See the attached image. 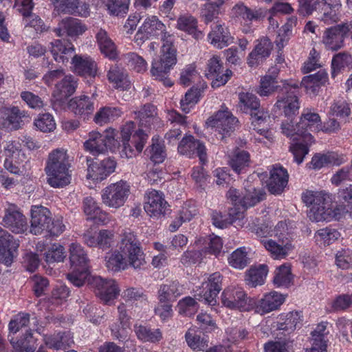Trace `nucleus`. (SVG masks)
<instances>
[{"instance_id":"obj_48","label":"nucleus","mask_w":352,"mask_h":352,"mask_svg":"<svg viewBox=\"0 0 352 352\" xmlns=\"http://www.w3.org/2000/svg\"><path fill=\"white\" fill-rule=\"evenodd\" d=\"M83 210L91 219H96L99 216V220H101L103 223H106L109 219L107 214L101 210L98 204L91 197L84 199Z\"/></svg>"},{"instance_id":"obj_10","label":"nucleus","mask_w":352,"mask_h":352,"mask_svg":"<svg viewBox=\"0 0 352 352\" xmlns=\"http://www.w3.org/2000/svg\"><path fill=\"white\" fill-rule=\"evenodd\" d=\"M130 193V186L120 181L111 184L101 191L102 204L112 208H119L124 206Z\"/></svg>"},{"instance_id":"obj_18","label":"nucleus","mask_w":352,"mask_h":352,"mask_svg":"<svg viewBox=\"0 0 352 352\" xmlns=\"http://www.w3.org/2000/svg\"><path fill=\"white\" fill-rule=\"evenodd\" d=\"M206 75L208 78L212 79V87L217 88L224 85L232 76V72L228 69L223 71L220 58L213 56L208 60Z\"/></svg>"},{"instance_id":"obj_28","label":"nucleus","mask_w":352,"mask_h":352,"mask_svg":"<svg viewBox=\"0 0 352 352\" xmlns=\"http://www.w3.org/2000/svg\"><path fill=\"white\" fill-rule=\"evenodd\" d=\"M288 178L286 169L278 165L274 166L267 184L269 191L274 195L280 194L287 184Z\"/></svg>"},{"instance_id":"obj_49","label":"nucleus","mask_w":352,"mask_h":352,"mask_svg":"<svg viewBox=\"0 0 352 352\" xmlns=\"http://www.w3.org/2000/svg\"><path fill=\"white\" fill-rule=\"evenodd\" d=\"M134 331L139 340L142 342H157L162 338V333L159 329H151L143 325H135Z\"/></svg>"},{"instance_id":"obj_13","label":"nucleus","mask_w":352,"mask_h":352,"mask_svg":"<svg viewBox=\"0 0 352 352\" xmlns=\"http://www.w3.org/2000/svg\"><path fill=\"white\" fill-rule=\"evenodd\" d=\"M90 284L94 288L96 295L106 305H111L120 294L117 283L113 279L93 276Z\"/></svg>"},{"instance_id":"obj_4","label":"nucleus","mask_w":352,"mask_h":352,"mask_svg":"<svg viewBox=\"0 0 352 352\" xmlns=\"http://www.w3.org/2000/svg\"><path fill=\"white\" fill-rule=\"evenodd\" d=\"M69 155L64 148L50 153L45 168L47 183L53 188H63L70 184L71 170Z\"/></svg>"},{"instance_id":"obj_22","label":"nucleus","mask_w":352,"mask_h":352,"mask_svg":"<svg viewBox=\"0 0 352 352\" xmlns=\"http://www.w3.org/2000/svg\"><path fill=\"white\" fill-rule=\"evenodd\" d=\"M30 232L41 234L49 228L51 217L50 210L43 206H34L31 210Z\"/></svg>"},{"instance_id":"obj_32","label":"nucleus","mask_w":352,"mask_h":352,"mask_svg":"<svg viewBox=\"0 0 352 352\" xmlns=\"http://www.w3.org/2000/svg\"><path fill=\"white\" fill-rule=\"evenodd\" d=\"M298 126L307 134L319 132L321 130L320 116L309 109H303L298 122Z\"/></svg>"},{"instance_id":"obj_9","label":"nucleus","mask_w":352,"mask_h":352,"mask_svg":"<svg viewBox=\"0 0 352 352\" xmlns=\"http://www.w3.org/2000/svg\"><path fill=\"white\" fill-rule=\"evenodd\" d=\"M238 122L237 118L232 112L225 106H221L214 116L208 119L206 124L208 128L218 132L221 139H223L235 130Z\"/></svg>"},{"instance_id":"obj_8","label":"nucleus","mask_w":352,"mask_h":352,"mask_svg":"<svg viewBox=\"0 0 352 352\" xmlns=\"http://www.w3.org/2000/svg\"><path fill=\"white\" fill-rule=\"evenodd\" d=\"M116 131L109 128L103 134L92 131L89 134V138L84 143L85 149L93 155L104 153L107 148L113 151L120 146V142L115 138Z\"/></svg>"},{"instance_id":"obj_31","label":"nucleus","mask_w":352,"mask_h":352,"mask_svg":"<svg viewBox=\"0 0 352 352\" xmlns=\"http://www.w3.org/2000/svg\"><path fill=\"white\" fill-rule=\"evenodd\" d=\"M262 243L274 259L285 258L293 249L291 242L287 239L285 241L279 239L278 241L272 239H263Z\"/></svg>"},{"instance_id":"obj_12","label":"nucleus","mask_w":352,"mask_h":352,"mask_svg":"<svg viewBox=\"0 0 352 352\" xmlns=\"http://www.w3.org/2000/svg\"><path fill=\"white\" fill-rule=\"evenodd\" d=\"M348 34L352 37V22L326 29L322 36V43L327 49L337 51L344 46V39Z\"/></svg>"},{"instance_id":"obj_1","label":"nucleus","mask_w":352,"mask_h":352,"mask_svg":"<svg viewBox=\"0 0 352 352\" xmlns=\"http://www.w3.org/2000/svg\"><path fill=\"white\" fill-rule=\"evenodd\" d=\"M299 85L296 82L283 81L281 95L278 96L276 107L283 109L287 119L281 124V131L294 142L289 147L294 155V160L297 164H301L304 157L309 151V146L314 142L311 134L305 133L298 126V122H293L292 116L298 113L300 108L297 94Z\"/></svg>"},{"instance_id":"obj_5","label":"nucleus","mask_w":352,"mask_h":352,"mask_svg":"<svg viewBox=\"0 0 352 352\" xmlns=\"http://www.w3.org/2000/svg\"><path fill=\"white\" fill-rule=\"evenodd\" d=\"M239 107L245 113H250L253 130L265 138H270L266 123L270 118L267 112L260 109V102L256 96L250 93L239 95Z\"/></svg>"},{"instance_id":"obj_24","label":"nucleus","mask_w":352,"mask_h":352,"mask_svg":"<svg viewBox=\"0 0 352 352\" xmlns=\"http://www.w3.org/2000/svg\"><path fill=\"white\" fill-rule=\"evenodd\" d=\"M87 30V27L79 19L73 17L63 19L54 28L57 36L67 35L70 37L78 36Z\"/></svg>"},{"instance_id":"obj_47","label":"nucleus","mask_w":352,"mask_h":352,"mask_svg":"<svg viewBox=\"0 0 352 352\" xmlns=\"http://www.w3.org/2000/svg\"><path fill=\"white\" fill-rule=\"evenodd\" d=\"M188 346L194 351H204L207 346V340L201 336V332L196 327H191L185 333Z\"/></svg>"},{"instance_id":"obj_35","label":"nucleus","mask_w":352,"mask_h":352,"mask_svg":"<svg viewBox=\"0 0 352 352\" xmlns=\"http://www.w3.org/2000/svg\"><path fill=\"white\" fill-rule=\"evenodd\" d=\"M278 72V69L277 68L272 67L269 70V74L261 78L260 86L256 91L259 96H268L280 87L276 80Z\"/></svg>"},{"instance_id":"obj_17","label":"nucleus","mask_w":352,"mask_h":352,"mask_svg":"<svg viewBox=\"0 0 352 352\" xmlns=\"http://www.w3.org/2000/svg\"><path fill=\"white\" fill-rule=\"evenodd\" d=\"M168 206L162 192L151 190L146 192L144 209L150 217L159 218L164 215L168 210Z\"/></svg>"},{"instance_id":"obj_40","label":"nucleus","mask_w":352,"mask_h":352,"mask_svg":"<svg viewBox=\"0 0 352 352\" xmlns=\"http://www.w3.org/2000/svg\"><path fill=\"white\" fill-rule=\"evenodd\" d=\"M96 40L101 52L111 60L116 58L118 54L114 43L105 30L100 29L96 34Z\"/></svg>"},{"instance_id":"obj_56","label":"nucleus","mask_w":352,"mask_h":352,"mask_svg":"<svg viewBox=\"0 0 352 352\" xmlns=\"http://www.w3.org/2000/svg\"><path fill=\"white\" fill-rule=\"evenodd\" d=\"M250 263L245 248H239L234 250L228 257L229 265L239 270L245 268Z\"/></svg>"},{"instance_id":"obj_15","label":"nucleus","mask_w":352,"mask_h":352,"mask_svg":"<svg viewBox=\"0 0 352 352\" xmlns=\"http://www.w3.org/2000/svg\"><path fill=\"white\" fill-rule=\"evenodd\" d=\"M222 305L230 309L243 311L248 309V297L242 287L229 286L221 295Z\"/></svg>"},{"instance_id":"obj_61","label":"nucleus","mask_w":352,"mask_h":352,"mask_svg":"<svg viewBox=\"0 0 352 352\" xmlns=\"http://www.w3.org/2000/svg\"><path fill=\"white\" fill-rule=\"evenodd\" d=\"M34 124L38 129L44 133L53 131L56 125L54 117L48 113L39 114Z\"/></svg>"},{"instance_id":"obj_26","label":"nucleus","mask_w":352,"mask_h":352,"mask_svg":"<svg viewBox=\"0 0 352 352\" xmlns=\"http://www.w3.org/2000/svg\"><path fill=\"white\" fill-rule=\"evenodd\" d=\"M14 7L24 16L25 25L32 27L36 31L43 30V21L36 15H32V10L34 8L32 0H15Z\"/></svg>"},{"instance_id":"obj_23","label":"nucleus","mask_w":352,"mask_h":352,"mask_svg":"<svg viewBox=\"0 0 352 352\" xmlns=\"http://www.w3.org/2000/svg\"><path fill=\"white\" fill-rule=\"evenodd\" d=\"M74 72L85 78H94L98 72L96 61L87 55H74L72 59Z\"/></svg>"},{"instance_id":"obj_53","label":"nucleus","mask_w":352,"mask_h":352,"mask_svg":"<svg viewBox=\"0 0 352 352\" xmlns=\"http://www.w3.org/2000/svg\"><path fill=\"white\" fill-rule=\"evenodd\" d=\"M77 87V81L72 75L66 76L56 85V92L60 99L71 96Z\"/></svg>"},{"instance_id":"obj_59","label":"nucleus","mask_w":352,"mask_h":352,"mask_svg":"<svg viewBox=\"0 0 352 352\" xmlns=\"http://www.w3.org/2000/svg\"><path fill=\"white\" fill-rule=\"evenodd\" d=\"M201 90L198 88H191L185 94L184 98L180 101L182 110L188 113L190 109L199 100Z\"/></svg>"},{"instance_id":"obj_21","label":"nucleus","mask_w":352,"mask_h":352,"mask_svg":"<svg viewBox=\"0 0 352 352\" xmlns=\"http://www.w3.org/2000/svg\"><path fill=\"white\" fill-rule=\"evenodd\" d=\"M19 246L18 241L0 227V262L10 265Z\"/></svg>"},{"instance_id":"obj_50","label":"nucleus","mask_w":352,"mask_h":352,"mask_svg":"<svg viewBox=\"0 0 352 352\" xmlns=\"http://www.w3.org/2000/svg\"><path fill=\"white\" fill-rule=\"evenodd\" d=\"M340 236V232L336 229L327 227L316 231L314 239L319 246H327L335 242Z\"/></svg>"},{"instance_id":"obj_62","label":"nucleus","mask_w":352,"mask_h":352,"mask_svg":"<svg viewBox=\"0 0 352 352\" xmlns=\"http://www.w3.org/2000/svg\"><path fill=\"white\" fill-rule=\"evenodd\" d=\"M135 118L139 119L142 126H148L151 119L156 115V108L154 105L147 104L139 111H134Z\"/></svg>"},{"instance_id":"obj_64","label":"nucleus","mask_w":352,"mask_h":352,"mask_svg":"<svg viewBox=\"0 0 352 352\" xmlns=\"http://www.w3.org/2000/svg\"><path fill=\"white\" fill-rule=\"evenodd\" d=\"M72 272L67 275V279L76 287L82 286L89 276V269L78 267H72Z\"/></svg>"},{"instance_id":"obj_3","label":"nucleus","mask_w":352,"mask_h":352,"mask_svg":"<svg viewBox=\"0 0 352 352\" xmlns=\"http://www.w3.org/2000/svg\"><path fill=\"white\" fill-rule=\"evenodd\" d=\"M160 36L163 43L162 54L159 59L153 61L150 72L155 80L162 82L166 87H171L173 82L168 76L177 63V50L173 46L175 36L167 32L166 28Z\"/></svg>"},{"instance_id":"obj_38","label":"nucleus","mask_w":352,"mask_h":352,"mask_svg":"<svg viewBox=\"0 0 352 352\" xmlns=\"http://www.w3.org/2000/svg\"><path fill=\"white\" fill-rule=\"evenodd\" d=\"M285 300V296L273 291L263 296L258 302V307L263 312L268 313L278 309Z\"/></svg>"},{"instance_id":"obj_30","label":"nucleus","mask_w":352,"mask_h":352,"mask_svg":"<svg viewBox=\"0 0 352 352\" xmlns=\"http://www.w3.org/2000/svg\"><path fill=\"white\" fill-rule=\"evenodd\" d=\"M50 51L54 60L58 63H67L69 59L75 55L73 44L65 40L56 39L51 42Z\"/></svg>"},{"instance_id":"obj_20","label":"nucleus","mask_w":352,"mask_h":352,"mask_svg":"<svg viewBox=\"0 0 352 352\" xmlns=\"http://www.w3.org/2000/svg\"><path fill=\"white\" fill-rule=\"evenodd\" d=\"M178 152L188 157H199L201 164L207 162L206 148L204 143L196 140L192 135L184 136L177 147Z\"/></svg>"},{"instance_id":"obj_11","label":"nucleus","mask_w":352,"mask_h":352,"mask_svg":"<svg viewBox=\"0 0 352 352\" xmlns=\"http://www.w3.org/2000/svg\"><path fill=\"white\" fill-rule=\"evenodd\" d=\"M265 192L263 188H256L252 186H245L244 192L240 193L235 188H230L227 192L229 199L234 206L244 209L255 206L265 197Z\"/></svg>"},{"instance_id":"obj_29","label":"nucleus","mask_w":352,"mask_h":352,"mask_svg":"<svg viewBox=\"0 0 352 352\" xmlns=\"http://www.w3.org/2000/svg\"><path fill=\"white\" fill-rule=\"evenodd\" d=\"M208 37L210 43L217 49H222L234 43V37L228 28L221 24L214 25Z\"/></svg>"},{"instance_id":"obj_27","label":"nucleus","mask_w":352,"mask_h":352,"mask_svg":"<svg viewBox=\"0 0 352 352\" xmlns=\"http://www.w3.org/2000/svg\"><path fill=\"white\" fill-rule=\"evenodd\" d=\"M184 292V285L177 280H166L158 289L157 298L161 303L173 302Z\"/></svg>"},{"instance_id":"obj_37","label":"nucleus","mask_w":352,"mask_h":352,"mask_svg":"<svg viewBox=\"0 0 352 352\" xmlns=\"http://www.w3.org/2000/svg\"><path fill=\"white\" fill-rule=\"evenodd\" d=\"M197 214V209L193 204L185 203L170 224L169 230L171 232H175L183 223L190 221Z\"/></svg>"},{"instance_id":"obj_33","label":"nucleus","mask_w":352,"mask_h":352,"mask_svg":"<svg viewBox=\"0 0 352 352\" xmlns=\"http://www.w3.org/2000/svg\"><path fill=\"white\" fill-rule=\"evenodd\" d=\"M328 80V74L324 69H320L314 74L303 77L301 85L303 86L307 93L316 94L321 86L325 85Z\"/></svg>"},{"instance_id":"obj_57","label":"nucleus","mask_w":352,"mask_h":352,"mask_svg":"<svg viewBox=\"0 0 352 352\" xmlns=\"http://www.w3.org/2000/svg\"><path fill=\"white\" fill-rule=\"evenodd\" d=\"M151 37H157L166 29V25L155 16L147 17L142 25Z\"/></svg>"},{"instance_id":"obj_44","label":"nucleus","mask_w":352,"mask_h":352,"mask_svg":"<svg viewBox=\"0 0 352 352\" xmlns=\"http://www.w3.org/2000/svg\"><path fill=\"white\" fill-rule=\"evenodd\" d=\"M228 162L235 173L237 174L243 173L245 168L249 166L250 155L245 151L236 149L230 156Z\"/></svg>"},{"instance_id":"obj_7","label":"nucleus","mask_w":352,"mask_h":352,"mask_svg":"<svg viewBox=\"0 0 352 352\" xmlns=\"http://www.w3.org/2000/svg\"><path fill=\"white\" fill-rule=\"evenodd\" d=\"M302 201L311 206L308 217L312 221H330L329 208L325 194L322 192L307 190L302 195Z\"/></svg>"},{"instance_id":"obj_52","label":"nucleus","mask_w":352,"mask_h":352,"mask_svg":"<svg viewBox=\"0 0 352 352\" xmlns=\"http://www.w3.org/2000/svg\"><path fill=\"white\" fill-rule=\"evenodd\" d=\"M36 340L34 338L32 330L25 333L16 342H12L13 347L19 352H34L36 348Z\"/></svg>"},{"instance_id":"obj_19","label":"nucleus","mask_w":352,"mask_h":352,"mask_svg":"<svg viewBox=\"0 0 352 352\" xmlns=\"http://www.w3.org/2000/svg\"><path fill=\"white\" fill-rule=\"evenodd\" d=\"M87 178L96 182H100L114 172L116 162L109 157L100 161L87 159Z\"/></svg>"},{"instance_id":"obj_36","label":"nucleus","mask_w":352,"mask_h":352,"mask_svg":"<svg viewBox=\"0 0 352 352\" xmlns=\"http://www.w3.org/2000/svg\"><path fill=\"white\" fill-rule=\"evenodd\" d=\"M301 317V313L299 311H291L286 314L280 315L277 324V329L289 334L296 328L300 327L302 322Z\"/></svg>"},{"instance_id":"obj_41","label":"nucleus","mask_w":352,"mask_h":352,"mask_svg":"<svg viewBox=\"0 0 352 352\" xmlns=\"http://www.w3.org/2000/svg\"><path fill=\"white\" fill-rule=\"evenodd\" d=\"M69 260L71 267L89 269V259L82 247L78 243L69 246Z\"/></svg>"},{"instance_id":"obj_45","label":"nucleus","mask_w":352,"mask_h":352,"mask_svg":"<svg viewBox=\"0 0 352 352\" xmlns=\"http://www.w3.org/2000/svg\"><path fill=\"white\" fill-rule=\"evenodd\" d=\"M122 115V111L118 107H104L95 114L94 121L96 124L102 126L116 120Z\"/></svg>"},{"instance_id":"obj_39","label":"nucleus","mask_w":352,"mask_h":352,"mask_svg":"<svg viewBox=\"0 0 352 352\" xmlns=\"http://www.w3.org/2000/svg\"><path fill=\"white\" fill-rule=\"evenodd\" d=\"M133 138L136 151L133 150L129 141H121L122 143V155H124L127 158L135 155V153H140L142 152L147 140V135L142 129H140L134 134Z\"/></svg>"},{"instance_id":"obj_43","label":"nucleus","mask_w":352,"mask_h":352,"mask_svg":"<svg viewBox=\"0 0 352 352\" xmlns=\"http://www.w3.org/2000/svg\"><path fill=\"white\" fill-rule=\"evenodd\" d=\"M234 14L237 17H241L247 21H260L263 19L267 14V10L259 8L258 10H251L243 4H237L232 8Z\"/></svg>"},{"instance_id":"obj_55","label":"nucleus","mask_w":352,"mask_h":352,"mask_svg":"<svg viewBox=\"0 0 352 352\" xmlns=\"http://www.w3.org/2000/svg\"><path fill=\"white\" fill-rule=\"evenodd\" d=\"M5 159H16L25 160L26 157L22 150V145L17 140H10L6 142L3 146Z\"/></svg>"},{"instance_id":"obj_34","label":"nucleus","mask_w":352,"mask_h":352,"mask_svg":"<svg viewBox=\"0 0 352 352\" xmlns=\"http://www.w3.org/2000/svg\"><path fill=\"white\" fill-rule=\"evenodd\" d=\"M198 21L190 14L180 15L177 20L176 28L191 35L195 39L200 40L204 38V33L197 29Z\"/></svg>"},{"instance_id":"obj_63","label":"nucleus","mask_w":352,"mask_h":352,"mask_svg":"<svg viewBox=\"0 0 352 352\" xmlns=\"http://www.w3.org/2000/svg\"><path fill=\"white\" fill-rule=\"evenodd\" d=\"M125 60L129 67L138 73H143L147 70V63L144 58L138 54L130 52L125 55Z\"/></svg>"},{"instance_id":"obj_54","label":"nucleus","mask_w":352,"mask_h":352,"mask_svg":"<svg viewBox=\"0 0 352 352\" xmlns=\"http://www.w3.org/2000/svg\"><path fill=\"white\" fill-rule=\"evenodd\" d=\"M107 78L117 88H124L127 86V74L123 68L117 65H112L109 68Z\"/></svg>"},{"instance_id":"obj_2","label":"nucleus","mask_w":352,"mask_h":352,"mask_svg":"<svg viewBox=\"0 0 352 352\" xmlns=\"http://www.w3.org/2000/svg\"><path fill=\"white\" fill-rule=\"evenodd\" d=\"M119 252H114L105 256L107 268L113 272L124 270L129 266L140 269L146 263L144 254L140 247L136 236L125 231L119 245Z\"/></svg>"},{"instance_id":"obj_60","label":"nucleus","mask_w":352,"mask_h":352,"mask_svg":"<svg viewBox=\"0 0 352 352\" xmlns=\"http://www.w3.org/2000/svg\"><path fill=\"white\" fill-rule=\"evenodd\" d=\"M177 307L178 312L186 316L194 315L199 309L197 302L190 296H187L180 300Z\"/></svg>"},{"instance_id":"obj_46","label":"nucleus","mask_w":352,"mask_h":352,"mask_svg":"<svg viewBox=\"0 0 352 352\" xmlns=\"http://www.w3.org/2000/svg\"><path fill=\"white\" fill-rule=\"evenodd\" d=\"M267 267L260 265L258 267H252L246 272L245 281L248 285L255 287L263 285L267 274Z\"/></svg>"},{"instance_id":"obj_51","label":"nucleus","mask_w":352,"mask_h":352,"mask_svg":"<svg viewBox=\"0 0 352 352\" xmlns=\"http://www.w3.org/2000/svg\"><path fill=\"white\" fill-rule=\"evenodd\" d=\"M293 276L291 272L290 265L283 264L274 272V284L278 287H288L292 283Z\"/></svg>"},{"instance_id":"obj_6","label":"nucleus","mask_w":352,"mask_h":352,"mask_svg":"<svg viewBox=\"0 0 352 352\" xmlns=\"http://www.w3.org/2000/svg\"><path fill=\"white\" fill-rule=\"evenodd\" d=\"M341 7L340 0H316L312 3L308 0L300 3L298 12L300 14H311L318 11L323 16L322 20L326 23L336 22L338 20V11Z\"/></svg>"},{"instance_id":"obj_16","label":"nucleus","mask_w":352,"mask_h":352,"mask_svg":"<svg viewBox=\"0 0 352 352\" xmlns=\"http://www.w3.org/2000/svg\"><path fill=\"white\" fill-rule=\"evenodd\" d=\"M1 224L16 234L28 230L27 219L14 204H8L5 208Z\"/></svg>"},{"instance_id":"obj_58","label":"nucleus","mask_w":352,"mask_h":352,"mask_svg":"<svg viewBox=\"0 0 352 352\" xmlns=\"http://www.w3.org/2000/svg\"><path fill=\"white\" fill-rule=\"evenodd\" d=\"M226 0H217L214 2L206 3L201 8V16L206 23L214 20L220 12V7Z\"/></svg>"},{"instance_id":"obj_14","label":"nucleus","mask_w":352,"mask_h":352,"mask_svg":"<svg viewBox=\"0 0 352 352\" xmlns=\"http://www.w3.org/2000/svg\"><path fill=\"white\" fill-rule=\"evenodd\" d=\"M223 277L219 272L210 274L196 290L205 302L210 306L217 304V296L222 289Z\"/></svg>"},{"instance_id":"obj_42","label":"nucleus","mask_w":352,"mask_h":352,"mask_svg":"<svg viewBox=\"0 0 352 352\" xmlns=\"http://www.w3.org/2000/svg\"><path fill=\"white\" fill-rule=\"evenodd\" d=\"M69 108L76 115L89 114L94 111V102L86 96H81L71 99L69 102Z\"/></svg>"},{"instance_id":"obj_25","label":"nucleus","mask_w":352,"mask_h":352,"mask_svg":"<svg viewBox=\"0 0 352 352\" xmlns=\"http://www.w3.org/2000/svg\"><path fill=\"white\" fill-rule=\"evenodd\" d=\"M254 50L249 54L247 63L249 66L257 65L260 62L270 56L273 49V44L267 36H263L256 41Z\"/></svg>"}]
</instances>
